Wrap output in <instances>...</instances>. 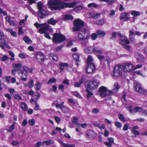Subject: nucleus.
Instances as JSON below:
<instances>
[{
  "label": "nucleus",
  "mask_w": 147,
  "mask_h": 147,
  "mask_svg": "<svg viewBox=\"0 0 147 147\" xmlns=\"http://www.w3.org/2000/svg\"><path fill=\"white\" fill-rule=\"evenodd\" d=\"M48 4L50 5L52 10L61 9L65 7L73 8L76 4L75 2L65 3L61 2L59 0H50Z\"/></svg>",
  "instance_id": "obj_1"
},
{
  "label": "nucleus",
  "mask_w": 147,
  "mask_h": 147,
  "mask_svg": "<svg viewBox=\"0 0 147 147\" xmlns=\"http://www.w3.org/2000/svg\"><path fill=\"white\" fill-rule=\"evenodd\" d=\"M85 52L87 53L90 52H93L97 56L98 59L100 60H102L104 58V56L102 55V51L101 49L97 47H88L85 50Z\"/></svg>",
  "instance_id": "obj_2"
},
{
  "label": "nucleus",
  "mask_w": 147,
  "mask_h": 147,
  "mask_svg": "<svg viewBox=\"0 0 147 147\" xmlns=\"http://www.w3.org/2000/svg\"><path fill=\"white\" fill-rule=\"evenodd\" d=\"M123 69L122 65H117L114 67V70L111 73L113 77H117L120 76L123 78H125L126 75L125 74L123 71Z\"/></svg>",
  "instance_id": "obj_3"
},
{
  "label": "nucleus",
  "mask_w": 147,
  "mask_h": 147,
  "mask_svg": "<svg viewBox=\"0 0 147 147\" xmlns=\"http://www.w3.org/2000/svg\"><path fill=\"white\" fill-rule=\"evenodd\" d=\"M34 26L37 28H40L38 31L41 34L44 33L48 30L50 32H53V29L50 28L49 25L47 23L39 24L38 22H36L34 24Z\"/></svg>",
  "instance_id": "obj_4"
},
{
  "label": "nucleus",
  "mask_w": 147,
  "mask_h": 147,
  "mask_svg": "<svg viewBox=\"0 0 147 147\" xmlns=\"http://www.w3.org/2000/svg\"><path fill=\"white\" fill-rule=\"evenodd\" d=\"M37 6L39 10L38 16L39 17L43 18L49 15L47 9L43 7V4L41 2L38 3Z\"/></svg>",
  "instance_id": "obj_5"
},
{
  "label": "nucleus",
  "mask_w": 147,
  "mask_h": 147,
  "mask_svg": "<svg viewBox=\"0 0 147 147\" xmlns=\"http://www.w3.org/2000/svg\"><path fill=\"white\" fill-rule=\"evenodd\" d=\"M32 70V68H30L26 66H24L22 67V70L20 72L22 75L21 80L25 82L27 80V74L31 73Z\"/></svg>",
  "instance_id": "obj_6"
},
{
  "label": "nucleus",
  "mask_w": 147,
  "mask_h": 147,
  "mask_svg": "<svg viewBox=\"0 0 147 147\" xmlns=\"http://www.w3.org/2000/svg\"><path fill=\"white\" fill-rule=\"evenodd\" d=\"M90 36V33L89 30L83 29L80 30L78 34V38L80 40H87Z\"/></svg>",
  "instance_id": "obj_7"
},
{
  "label": "nucleus",
  "mask_w": 147,
  "mask_h": 147,
  "mask_svg": "<svg viewBox=\"0 0 147 147\" xmlns=\"http://www.w3.org/2000/svg\"><path fill=\"white\" fill-rule=\"evenodd\" d=\"M100 96L102 97H105L109 95H111L114 94L113 91L108 90L107 88L104 86H102L99 89Z\"/></svg>",
  "instance_id": "obj_8"
},
{
  "label": "nucleus",
  "mask_w": 147,
  "mask_h": 147,
  "mask_svg": "<svg viewBox=\"0 0 147 147\" xmlns=\"http://www.w3.org/2000/svg\"><path fill=\"white\" fill-rule=\"evenodd\" d=\"M84 22L79 19H78L74 21L73 30L75 32L78 31L84 25Z\"/></svg>",
  "instance_id": "obj_9"
},
{
  "label": "nucleus",
  "mask_w": 147,
  "mask_h": 147,
  "mask_svg": "<svg viewBox=\"0 0 147 147\" xmlns=\"http://www.w3.org/2000/svg\"><path fill=\"white\" fill-rule=\"evenodd\" d=\"M66 39L65 36L60 34L55 33L53 34V41L54 42L61 43Z\"/></svg>",
  "instance_id": "obj_10"
},
{
  "label": "nucleus",
  "mask_w": 147,
  "mask_h": 147,
  "mask_svg": "<svg viewBox=\"0 0 147 147\" xmlns=\"http://www.w3.org/2000/svg\"><path fill=\"white\" fill-rule=\"evenodd\" d=\"M124 73L129 72L133 69V65L130 62H125L122 65Z\"/></svg>",
  "instance_id": "obj_11"
},
{
  "label": "nucleus",
  "mask_w": 147,
  "mask_h": 147,
  "mask_svg": "<svg viewBox=\"0 0 147 147\" xmlns=\"http://www.w3.org/2000/svg\"><path fill=\"white\" fill-rule=\"evenodd\" d=\"M99 81L97 80H94L90 81L87 85L88 88L91 90L98 88Z\"/></svg>",
  "instance_id": "obj_12"
},
{
  "label": "nucleus",
  "mask_w": 147,
  "mask_h": 147,
  "mask_svg": "<svg viewBox=\"0 0 147 147\" xmlns=\"http://www.w3.org/2000/svg\"><path fill=\"white\" fill-rule=\"evenodd\" d=\"M134 88L135 90L139 93L141 94L145 93L144 90L142 88L140 84L137 81L134 82Z\"/></svg>",
  "instance_id": "obj_13"
},
{
  "label": "nucleus",
  "mask_w": 147,
  "mask_h": 147,
  "mask_svg": "<svg viewBox=\"0 0 147 147\" xmlns=\"http://www.w3.org/2000/svg\"><path fill=\"white\" fill-rule=\"evenodd\" d=\"M0 40L1 42H0L2 44L4 47V46L7 48L9 47L8 44L7 43L6 37L5 36L3 32L1 33L0 35Z\"/></svg>",
  "instance_id": "obj_14"
},
{
  "label": "nucleus",
  "mask_w": 147,
  "mask_h": 147,
  "mask_svg": "<svg viewBox=\"0 0 147 147\" xmlns=\"http://www.w3.org/2000/svg\"><path fill=\"white\" fill-rule=\"evenodd\" d=\"M86 136L89 139L92 140L96 136V133L92 130H88L86 131Z\"/></svg>",
  "instance_id": "obj_15"
},
{
  "label": "nucleus",
  "mask_w": 147,
  "mask_h": 147,
  "mask_svg": "<svg viewBox=\"0 0 147 147\" xmlns=\"http://www.w3.org/2000/svg\"><path fill=\"white\" fill-rule=\"evenodd\" d=\"M118 36L121 38L120 44H123V42H125L126 44H129L130 43L129 41L128 40L127 38L125 36L121 35L120 33L118 32Z\"/></svg>",
  "instance_id": "obj_16"
},
{
  "label": "nucleus",
  "mask_w": 147,
  "mask_h": 147,
  "mask_svg": "<svg viewBox=\"0 0 147 147\" xmlns=\"http://www.w3.org/2000/svg\"><path fill=\"white\" fill-rule=\"evenodd\" d=\"M96 67L93 63H90L88 64L86 71L88 74L92 73L95 70Z\"/></svg>",
  "instance_id": "obj_17"
},
{
  "label": "nucleus",
  "mask_w": 147,
  "mask_h": 147,
  "mask_svg": "<svg viewBox=\"0 0 147 147\" xmlns=\"http://www.w3.org/2000/svg\"><path fill=\"white\" fill-rule=\"evenodd\" d=\"M36 57L37 60L40 63L41 61L43 62L44 61V55L41 52H37L36 54Z\"/></svg>",
  "instance_id": "obj_18"
},
{
  "label": "nucleus",
  "mask_w": 147,
  "mask_h": 147,
  "mask_svg": "<svg viewBox=\"0 0 147 147\" xmlns=\"http://www.w3.org/2000/svg\"><path fill=\"white\" fill-rule=\"evenodd\" d=\"M129 13L123 12L120 15V19L126 21H128L129 20Z\"/></svg>",
  "instance_id": "obj_19"
},
{
  "label": "nucleus",
  "mask_w": 147,
  "mask_h": 147,
  "mask_svg": "<svg viewBox=\"0 0 147 147\" xmlns=\"http://www.w3.org/2000/svg\"><path fill=\"white\" fill-rule=\"evenodd\" d=\"M58 65L60 67V72H61L64 69V67L68 66L69 64L67 63L60 62L58 63Z\"/></svg>",
  "instance_id": "obj_20"
},
{
  "label": "nucleus",
  "mask_w": 147,
  "mask_h": 147,
  "mask_svg": "<svg viewBox=\"0 0 147 147\" xmlns=\"http://www.w3.org/2000/svg\"><path fill=\"white\" fill-rule=\"evenodd\" d=\"M73 57L76 62V65L78 66L79 65V63H78L80 61V60H79V54L76 53H74L73 54Z\"/></svg>",
  "instance_id": "obj_21"
},
{
  "label": "nucleus",
  "mask_w": 147,
  "mask_h": 147,
  "mask_svg": "<svg viewBox=\"0 0 147 147\" xmlns=\"http://www.w3.org/2000/svg\"><path fill=\"white\" fill-rule=\"evenodd\" d=\"M58 142L60 143L61 145L63 147H75L74 144H70L64 143L63 142L60 140H58Z\"/></svg>",
  "instance_id": "obj_22"
},
{
  "label": "nucleus",
  "mask_w": 147,
  "mask_h": 147,
  "mask_svg": "<svg viewBox=\"0 0 147 147\" xmlns=\"http://www.w3.org/2000/svg\"><path fill=\"white\" fill-rule=\"evenodd\" d=\"M5 20L7 21L10 25H13L16 27L17 26V24L14 23L13 20H11L10 17L9 16H7L5 18Z\"/></svg>",
  "instance_id": "obj_23"
},
{
  "label": "nucleus",
  "mask_w": 147,
  "mask_h": 147,
  "mask_svg": "<svg viewBox=\"0 0 147 147\" xmlns=\"http://www.w3.org/2000/svg\"><path fill=\"white\" fill-rule=\"evenodd\" d=\"M135 57L137 60L139 62H142L144 58L143 56L139 53H136L135 54Z\"/></svg>",
  "instance_id": "obj_24"
},
{
  "label": "nucleus",
  "mask_w": 147,
  "mask_h": 147,
  "mask_svg": "<svg viewBox=\"0 0 147 147\" xmlns=\"http://www.w3.org/2000/svg\"><path fill=\"white\" fill-rule=\"evenodd\" d=\"M12 67L18 70H20L22 67V64L21 63H14L13 64Z\"/></svg>",
  "instance_id": "obj_25"
},
{
  "label": "nucleus",
  "mask_w": 147,
  "mask_h": 147,
  "mask_svg": "<svg viewBox=\"0 0 147 147\" xmlns=\"http://www.w3.org/2000/svg\"><path fill=\"white\" fill-rule=\"evenodd\" d=\"M49 56L50 59H52L53 61H56L58 59V56L56 54L54 53H51L49 55Z\"/></svg>",
  "instance_id": "obj_26"
},
{
  "label": "nucleus",
  "mask_w": 147,
  "mask_h": 147,
  "mask_svg": "<svg viewBox=\"0 0 147 147\" xmlns=\"http://www.w3.org/2000/svg\"><path fill=\"white\" fill-rule=\"evenodd\" d=\"M120 86L117 82L115 83L113 86V90L114 93L117 92Z\"/></svg>",
  "instance_id": "obj_27"
},
{
  "label": "nucleus",
  "mask_w": 147,
  "mask_h": 147,
  "mask_svg": "<svg viewBox=\"0 0 147 147\" xmlns=\"http://www.w3.org/2000/svg\"><path fill=\"white\" fill-rule=\"evenodd\" d=\"M83 82V78H82L79 82H76L74 83V86L75 87H80Z\"/></svg>",
  "instance_id": "obj_28"
},
{
  "label": "nucleus",
  "mask_w": 147,
  "mask_h": 147,
  "mask_svg": "<svg viewBox=\"0 0 147 147\" xmlns=\"http://www.w3.org/2000/svg\"><path fill=\"white\" fill-rule=\"evenodd\" d=\"M125 42H123V44H121L123 46V48L128 51L130 52H131L133 51L132 48L130 46L125 45Z\"/></svg>",
  "instance_id": "obj_29"
},
{
  "label": "nucleus",
  "mask_w": 147,
  "mask_h": 147,
  "mask_svg": "<svg viewBox=\"0 0 147 147\" xmlns=\"http://www.w3.org/2000/svg\"><path fill=\"white\" fill-rule=\"evenodd\" d=\"M58 21L54 19L53 18H51L48 20V23L53 25H55Z\"/></svg>",
  "instance_id": "obj_30"
},
{
  "label": "nucleus",
  "mask_w": 147,
  "mask_h": 147,
  "mask_svg": "<svg viewBox=\"0 0 147 147\" xmlns=\"http://www.w3.org/2000/svg\"><path fill=\"white\" fill-rule=\"evenodd\" d=\"M93 125L95 127H97L100 129H105V125L103 124L100 125V123H93Z\"/></svg>",
  "instance_id": "obj_31"
},
{
  "label": "nucleus",
  "mask_w": 147,
  "mask_h": 147,
  "mask_svg": "<svg viewBox=\"0 0 147 147\" xmlns=\"http://www.w3.org/2000/svg\"><path fill=\"white\" fill-rule=\"evenodd\" d=\"M105 19L102 18L99 20H96L95 23L98 25H103L105 23Z\"/></svg>",
  "instance_id": "obj_32"
},
{
  "label": "nucleus",
  "mask_w": 147,
  "mask_h": 147,
  "mask_svg": "<svg viewBox=\"0 0 147 147\" xmlns=\"http://www.w3.org/2000/svg\"><path fill=\"white\" fill-rule=\"evenodd\" d=\"M22 109L24 111H26L28 109V106L24 102H22L21 104Z\"/></svg>",
  "instance_id": "obj_33"
},
{
  "label": "nucleus",
  "mask_w": 147,
  "mask_h": 147,
  "mask_svg": "<svg viewBox=\"0 0 147 147\" xmlns=\"http://www.w3.org/2000/svg\"><path fill=\"white\" fill-rule=\"evenodd\" d=\"M23 39L25 42L28 44H31L32 42L31 40L28 37H24Z\"/></svg>",
  "instance_id": "obj_34"
},
{
  "label": "nucleus",
  "mask_w": 147,
  "mask_h": 147,
  "mask_svg": "<svg viewBox=\"0 0 147 147\" xmlns=\"http://www.w3.org/2000/svg\"><path fill=\"white\" fill-rule=\"evenodd\" d=\"M42 83L40 82H37L35 84V89L36 91L38 90L41 88Z\"/></svg>",
  "instance_id": "obj_35"
},
{
  "label": "nucleus",
  "mask_w": 147,
  "mask_h": 147,
  "mask_svg": "<svg viewBox=\"0 0 147 147\" xmlns=\"http://www.w3.org/2000/svg\"><path fill=\"white\" fill-rule=\"evenodd\" d=\"M96 33L98 36L100 37L104 36L105 35V33L104 32L101 30H98L97 31Z\"/></svg>",
  "instance_id": "obj_36"
},
{
  "label": "nucleus",
  "mask_w": 147,
  "mask_h": 147,
  "mask_svg": "<svg viewBox=\"0 0 147 147\" xmlns=\"http://www.w3.org/2000/svg\"><path fill=\"white\" fill-rule=\"evenodd\" d=\"M70 109L69 108L65 106H63V108L61 109V111L64 113H67L69 111Z\"/></svg>",
  "instance_id": "obj_37"
},
{
  "label": "nucleus",
  "mask_w": 147,
  "mask_h": 147,
  "mask_svg": "<svg viewBox=\"0 0 147 147\" xmlns=\"http://www.w3.org/2000/svg\"><path fill=\"white\" fill-rule=\"evenodd\" d=\"M93 61L94 60L92 56L90 55H89L87 59V62L88 64L90 63H93L92 62V61Z\"/></svg>",
  "instance_id": "obj_38"
},
{
  "label": "nucleus",
  "mask_w": 147,
  "mask_h": 147,
  "mask_svg": "<svg viewBox=\"0 0 147 147\" xmlns=\"http://www.w3.org/2000/svg\"><path fill=\"white\" fill-rule=\"evenodd\" d=\"M131 15L136 16H139L140 14V13L139 12L134 10L132 11H131Z\"/></svg>",
  "instance_id": "obj_39"
},
{
  "label": "nucleus",
  "mask_w": 147,
  "mask_h": 147,
  "mask_svg": "<svg viewBox=\"0 0 147 147\" xmlns=\"http://www.w3.org/2000/svg\"><path fill=\"white\" fill-rule=\"evenodd\" d=\"M56 82V79L54 77H53L50 79L47 82V84H50L55 82Z\"/></svg>",
  "instance_id": "obj_40"
},
{
  "label": "nucleus",
  "mask_w": 147,
  "mask_h": 147,
  "mask_svg": "<svg viewBox=\"0 0 147 147\" xmlns=\"http://www.w3.org/2000/svg\"><path fill=\"white\" fill-rule=\"evenodd\" d=\"M53 141L50 140H49L47 141H44L43 142V143L47 145H49L51 144H53Z\"/></svg>",
  "instance_id": "obj_41"
},
{
  "label": "nucleus",
  "mask_w": 147,
  "mask_h": 147,
  "mask_svg": "<svg viewBox=\"0 0 147 147\" xmlns=\"http://www.w3.org/2000/svg\"><path fill=\"white\" fill-rule=\"evenodd\" d=\"M73 17L70 15H67L64 16V19L65 20H72L73 19Z\"/></svg>",
  "instance_id": "obj_42"
},
{
  "label": "nucleus",
  "mask_w": 147,
  "mask_h": 147,
  "mask_svg": "<svg viewBox=\"0 0 147 147\" xmlns=\"http://www.w3.org/2000/svg\"><path fill=\"white\" fill-rule=\"evenodd\" d=\"M143 111V109L141 107H136L134 108V111L136 112H141Z\"/></svg>",
  "instance_id": "obj_43"
},
{
  "label": "nucleus",
  "mask_w": 147,
  "mask_h": 147,
  "mask_svg": "<svg viewBox=\"0 0 147 147\" xmlns=\"http://www.w3.org/2000/svg\"><path fill=\"white\" fill-rule=\"evenodd\" d=\"M84 7L82 5H78L76 7L74 8L75 10L80 11L84 8Z\"/></svg>",
  "instance_id": "obj_44"
},
{
  "label": "nucleus",
  "mask_w": 147,
  "mask_h": 147,
  "mask_svg": "<svg viewBox=\"0 0 147 147\" xmlns=\"http://www.w3.org/2000/svg\"><path fill=\"white\" fill-rule=\"evenodd\" d=\"M16 123V122H13L12 125L10 126L9 129L8 130L9 131L11 132L15 128V124Z\"/></svg>",
  "instance_id": "obj_45"
},
{
  "label": "nucleus",
  "mask_w": 147,
  "mask_h": 147,
  "mask_svg": "<svg viewBox=\"0 0 147 147\" xmlns=\"http://www.w3.org/2000/svg\"><path fill=\"white\" fill-rule=\"evenodd\" d=\"M118 118L121 121L123 122H124L125 121V119L123 115L121 114H119L118 115Z\"/></svg>",
  "instance_id": "obj_46"
},
{
  "label": "nucleus",
  "mask_w": 147,
  "mask_h": 147,
  "mask_svg": "<svg viewBox=\"0 0 147 147\" xmlns=\"http://www.w3.org/2000/svg\"><path fill=\"white\" fill-rule=\"evenodd\" d=\"M101 15L100 13H94L93 18L95 19H96L99 18Z\"/></svg>",
  "instance_id": "obj_47"
},
{
  "label": "nucleus",
  "mask_w": 147,
  "mask_h": 147,
  "mask_svg": "<svg viewBox=\"0 0 147 147\" xmlns=\"http://www.w3.org/2000/svg\"><path fill=\"white\" fill-rule=\"evenodd\" d=\"M72 94L74 96H75L78 98H82V96H81L77 92H73L72 93Z\"/></svg>",
  "instance_id": "obj_48"
},
{
  "label": "nucleus",
  "mask_w": 147,
  "mask_h": 147,
  "mask_svg": "<svg viewBox=\"0 0 147 147\" xmlns=\"http://www.w3.org/2000/svg\"><path fill=\"white\" fill-rule=\"evenodd\" d=\"M88 7H93L96 8L97 7V5L94 3H91L88 5Z\"/></svg>",
  "instance_id": "obj_49"
},
{
  "label": "nucleus",
  "mask_w": 147,
  "mask_h": 147,
  "mask_svg": "<svg viewBox=\"0 0 147 147\" xmlns=\"http://www.w3.org/2000/svg\"><path fill=\"white\" fill-rule=\"evenodd\" d=\"M64 106V105H62L60 104H56L55 107L57 109H60L61 110Z\"/></svg>",
  "instance_id": "obj_50"
},
{
  "label": "nucleus",
  "mask_w": 147,
  "mask_h": 147,
  "mask_svg": "<svg viewBox=\"0 0 147 147\" xmlns=\"http://www.w3.org/2000/svg\"><path fill=\"white\" fill-rule=\"evenodd\" d=\"M28 123L31 125L33 126L35 123V121L34 119H31L29 120Z\"/></svg>",
  "instance_id": "obj_51"
},
{
  "label": "nucleus",
  "mask_w": 147,
  "mask_h": 147,
  "mask_svg": "<svg viewBox=\"0 0 147 147\" xmlns=\"http://www.w3.org/2000/svg\"><path fill=\"white\" fill-rule=\"evenodd\" d=\"M115 125L116 127L118 128H120L122 127V124L118 121H116L115 123Z\"/></svg>",
  "instance_id": "obj_52"
},
{
  "label": "nucleus",
  "mask_w": 147,
  "mask_h": 147,
  "mask_svg": "<svg viewBox=\"0 0 147 147\" xmlns=\"http://www.w3.org/2000/svg\"><path fill=\"white\" fill-rule=\"evenodd\" d=\"M115 12L114 10H112L110 11V13H109V15L111 17H112L114 16L115 15Z\"/></svg>",
  "instance_id": "obj_53"
},
{
  "label": "nucleus",
  "mask_w": 147,
  "mask_h": 147,
  "mask_svg": "<svg viewBox=\"0 0 147 147\" xmlns=\"http://www.w3.org/2000/svg\"><path fill=\"white\" fill-rule=\"evenodd\" d=\"M97 34L96 33H93L91 34V38L93 40H95L97 37Z\"/></svg>",
  "instance_id": "obj_54"
},
{
  "label": "nucleus",
  "mask_w": 147,
  "mask_h": 147,
  "mask_svg": "<svg viewBox=\"0 0 147 147\" xmlns=\"http://www.w3.org/2000/svg\"><path fill=\"white\" fill-rule=\"evenodd\" d=\"M14 98L15 99L19 100L22 99V98L18 94H16L14 95Z\"/></svg>",
  "instance_id": "obj_55"
},
{
  "label": "nucleus",
  "mask_w": 147,
  "mask_h": 147,
  "mask_svg": "<svg viewBox=\"0 0 147 147\" xmlns=\"http://www.w3.org/2000/svg\"><path fill=\"white\" fill-rule=\"evenodd\" d=\"M22 27H20L18 29V34L20 35H22L23 34V32L22 30Z\"/></svg>",
  "instance_id": "obj_56"
},
{
  "label": "nucleus",
  "mask_w": 147,
  "mask_h": 147,
  "mask_svg": "<svg viewBox=\"0 0 147 147\" xmlns=\"http://www.w3.org/2000/svg\"><path fill=\"white\" fill-rule=\"evenodd\" d=\"M19 144V142L16 140H13L11 143V144L13 146H16Z\"/></svg>",
  "instance_id": "obj_57"
},
{
  "label": "nucleus",
  "mask_w": 147,
  "mask_h": 147,
  "mask_svg": "<svg viewBox=\"0 0 147 147\" xmlns=\"http://www.w3.org/2000/svg\"><path fill=\"white\" fill-rule=\"evenodd\" d=\"M57 123H59L61 122V119L59 117L55 116L54 117Z\"/></svg>",
  "instance_id": "obj_58"
},
{
  "label": "nucleus",
  "mask_w": 147,
  "mask_h": 147,
  "mask_svg": "<svg viewBox=\"0 0 147 147\" xmlns=\"http://www.w3.org/2000/svg\"><path fill=\"white\" fill-rule=\"evenodd\" d=\"M105 60L107 62L108 64H109L111 62V60L108 56H106L105 58Z\"/></svg>",
  "instance_id": "obj_59"
},
{
  "label": "nucleus",
  "mask_w": 147,
  "mask_h": 147,
  "mask_svg": "<svg viewBox=\"0 0 147 147\" xmlns=\"http://www.w3.org/2000/svg\"><path fill=\"white\" fill-rule=\"evenodd\" d=\"M99 109H98L96 108H94L92 110V112L94 114H96L99 112Z\"/></svg>",
  "instance_id": "obj_60"
},
{
  "label": "nucleus",
  "mask_w": 147,
  "mask_h": 147,
  "mask_svg": "<svg viewBox=\"0 0 147 147\" xmlns=\"http://www.w3.org/2000/svg\"><path fill=\"white\" fill-rule=\"evenodd\" d=\"M104 143L106 146L108 147H111L112 146V144L109 142H104Z\"/></svg>",
  "instance_id": "obj_61"
},
{
  "label": "nucleus",
  "mask_w": 147,
  "mask_h": 147,
  "mask_svg": "<svg viewBox=\"0 0 147 147\" xmlns=\"http://www.w3.org/2000/svg\"><path fill=\"white\" fill-rule=\"evenodd\" d=\"M34 84V81L33 80H31L30 82L28 83L29 87L30 88H31L33 86Z\"/></svg>",
  "instance_id": "obj_62"
},
{
  "label": "nucleus",
  "mask_w": 147,
  "mask_h": 147,
  "mask_svg": "<svg viewBox=\"0 0 147 147\" xmlns=\"http://www.w3.org/2000/svg\"><path fill=\"white\" fill-rule=\"evenodd\" d=\"M19 57L22 59H25L26 58V56L23 53H20L18 55Z\"/></svg>",
  "instance_id": "obj_63"
},
{
  "label": "nucleus",
  "mask_w": 147,
  "mask_h": 147,
  "mask_svg": "<svg viewBox=\"0 0 147 147\" xmlns=\"http://www.w3.org/2000/svg\"><path fill=\"white\" fill-rule=\"evenodd\" d=\"M132 133L135 135H138L139 134V133L138 131L137 130H131Z\"/></svg>",
  "instance_id": "obj_64"
}]
</instances>
